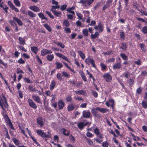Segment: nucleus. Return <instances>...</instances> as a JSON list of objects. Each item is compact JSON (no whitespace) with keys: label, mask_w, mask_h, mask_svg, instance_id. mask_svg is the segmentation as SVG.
Instances as JSON below:
<instances>
[{"label":"nucleus","mask_w":147,"mask_h":147,"mask_svg":"<svg viewBox=\"0 0 147 147\" xmlns=\"http://www.w3.org/2000/svg\"><path fill=\"white\" fill-rule=\"evenodd\" d=\"M1 100L3 106V107L4 110H3L5 111L6 110V109H8V104L7 103L6 99L3 94H2L1 96Z\"/></svg>","instance_id":"nucleus-1"},{"label":"nucleus","mask_w":147,"mask_h":147,"mask_svg":"<svg viewBox=\"0 0 147 147\" xmlns=\"http://www.w3.org/2000/svg\"><path fill=\"white\" fill-rule=\"evenodd\" d=\"M94 1V0H80L78 3L82 4L84 6L88 8V7Z\"/></svg>","instance_id":"nucleus-2"},{"label":"nucleus","mask_w":147,"mask_h":147,"mask_svg":"<svg viewBox=\"0 0 147 147\" xmlns=\"http://www.w3.org/2000/svg\"><path fill=\"white\" fill-rule=\"evenodd\" d=\"M36 132L37 134L42 138L45 139L46 138H48L51 137L50 135L47 134L46 133L44 132L41 129H38L36 131Z\"/></svg>","instance_id":"nucleus-3"},{"label":"nucleus","mask_w":147,"mask_h":147,"mask_svg":"<svg viewBox=\"0 0 147 147\" xmlns=\"http://www.w3.org/2000/svg\"><path fill=\"white\" fill-rule=\"evenodd\" d=\"M36 122L38 126L40 128H42L44 124V119L41 117H38L36 119Z\"/></svg>","instance_id":"nucleus-4"},{"label":"nucleus","mask_w":147,"mask_h":147,"mask_svg":"<svg viewBox=\"0 0 147 147\" xmlns=\"http://www.w3.org/2000/svg\"><path fill=\"white\" fill-rule=\"evenodd\" d=\"M105 104L107 107H111L113 109L115 105V102L113 99H109V101L106 102Z\"/></svg>","instance_id":"nucleus-5"},{"label":"nucleus","mask_w":147,"mask_h":147,"mask_svg":"<svg viewBox=\"0 0 147 147\" xmlns=\"http://www.w3.org/2000/svg\"><path fill=\"white\" fill-rule=\"evenodd\" d=\"M85 62L88 65L91 64L92 66L94 68H96V66L95 63V61L93 59L88 57L86 59L85 61Z\"/></svg>","instance_id":"nucleus-6"},{"label":"nucleus","mask_w":147,"mask_h":147,"mask_svg":"<svg viewBox=\"0 0 147 147\" xmlns=\"http://www.w3.org/2000/svg\"><path fill=\"white\" fill-rule=\"evenodd\" d=\"M98 107H96L95 108H92L91 110V111L93 115L95 117H98L100 116V113L98 111Z\"/></svg>","instance_id":"nucleus-7"},{"label":"nucleus","mask_w":147,"mask_h":147,"mask_svg":"<svg viewBox=\"0 0 147 147\" xmlns=\"http://www.w3.org/2000/svg\"><path fill=\"white\" fill-rule=\"evenodd\" d=\"M103 77L106 81L107 82H111L112 79L111 76L109 73L104 74L103 76Z\"/></svg>","instance_id":"nucleus-8"},{"label":"nucleus","mask_w":147,"mask_h":147,"mask_svg":"<svg viewBox=\"0 0 147 147\" xmlns=\"http://www.w3.org/2000/svg\"><path fill=\"white\" fill-rule=\"evenodd\" d=\"M58 105L59 109L61 110L63 109L65 104L62 100H59L58 102Z\"/></svg>","instance_id":"nucleus-9"},{"label":"nucleus","mask_w":147,"mask_h":147,"mask_svg":"<svg viewBox=\"0 0 147 147\" xmlns=\"http://www.w3.org/2000/svg\"><path fill=\"white\" fill-rule=\"evenodd\" d=\"M28 103L30 107L34 109H36L37 107L36 104L31 99H28Z\"/></svg>","instance_id":"nucleus-10"},{"label":"nucleus","mask_w":147,"mask_h":147,"mask_svg":"<svg viewBox=\"0 0 147 147\" xmlns=\"http://www.w3.org/2000/svg\"><path fill=\"white\" fill-rule=\"evenodd\" d=\"M83 116L85 118H88L89 117L90 113L89 111H83L82 112Z\"/></svg>","instance_id":"nucleus-11"},{"label":"nucleus","mask_w":147,"mask_h":147,"mask_svg":"<svg viewBox=\"0 0 147 147\" xmlns=\"http://www.w3.org/2000/svg\"><path fill=\"white\" fill-rule=\"evenodd\" d=\"M32 98L33 100L36 102L40 104H42V102L40 101V98L38 96L34 95L32 96Z\"/></svg>","instance_id":"nucleus-12"},{"label":"nucleus","mask_w":147,"mask_h":147,"mask_svg":"<svg viewBox=\"0 0 147 147\" xmlns=\"http://www.w3.org/2000/svg\"><path fill=\"white\" fill-rule=\"evenodd\" d=\"M74 92L76 94L79 95L81 94L83 95H86V92L85 90H80L78 91H75Z\"/></svg>","instance_id":"nucleus-13"},{"label":"nucleus","mask_w":147,"mask_h":147,"mask_svg":"<svg viewBox=\"0 0 147 147\" xmlns=\"http://www.w3.org/2000/svg\"><path fill=\"white\" fill-rule=\"evenodd\" d=\"M121 63H117L114 64L113 66V69H119L121 68Z\"/></svg>","instance_id":"nucleus-14"},{"label":"nucleus","mask_w":147,"mask_h":147,"mask_svg":"<svg viewBox=\"0 0 147 147\" xmlns=\"http://www.w3.org/2000/svg\"><path fill=\"white\" fill-rule=\"evenodd\" d=\"M55 64L56 65V69H60L63 67V65L60 62H56Z\"/></svg>","instance_id":"nucleus-15"},{"label":"nucleus","mask_w":147,"mask_h":147,"mask_svg":"<svg viewBox=\"0 0 147 147\" xmlns=\"http://www.w3.org/2000/svg\"><path fill=\"white\" fill-rule=\"evenodd\" d=\"M75 7L74 6H72L71 7L68 8L66 9V11L70 13L73 14H75V13L74 11H72L73 10L75 9Z\"/></svg>","instance_id":"nucleus-16"},{"label":"nucleus","mask_w":147,"mask_h":147,"mask_svg":"<svg viewBox=\"0 0 147 147\" xmlns=\"http://www.w3.org/2000/svg\"><path fill=\"white\" fill-rule=\"evenodd\" d=\"M54 55L53 54H48L46 56L47 60L49 62H51L54 59Z\"/></svg>","instance_id":"nucleus-17"},{"label":"nucleus","mask_w":147,"mask_h":147,"mask_svg":"<svg viewBox=\"0 0 147 147\" xmlns=\"http://www.w3.org/2000/svg\"><path fill=\"white\" fill-rule=\"evenodd\" d=\"M56 83L54 80L51 81L49 86L50 89L51 90H53L55 87Z\"/></svg>","instance_id":"nucleus-18"},{"label":"nucleus","mask_w":147,"mask_h":147,"mask_svg":"<svg viewBox=\"0 0 147 147\" xmlns=\"http://www.w3.org/2000/svg\"><path fill=\"white\" fill-rule=\"evenodd\" d=\"M30 9L36 12H38L40 11V9L37 6H32L30 7Z\"/></svg>","instance_id":"nucleus-19"},{"label":"nucleus","mask_w":147,"mask_h":147,"mask_svg":"<svg viewBox=\"0 0 147 147\" xmlns=\"http://www.w3.org/2000/svg\"><path fill=\"white\" fill-rule=\"evenodd\" d=\"M52 12L53 13V14L55 16H56L57 17H61L62 15L61 13V12H57L55 10H52Z\"/></svg>","instance_id":"nucleus-20"},{"label":"nucleus","mask_w":147,"mask_h":147,"mask_svg":"<svg viewBox=\"0 0 147 147\" xmlns=\"http://www.w3.org/2000/svg\"><path fill=\"white\" fill-rule=\"evenodd\" d=\"M31 51L35 55L37 54V52L39 50L38 48L35 46L32 47H31Z\"/></svg>","instance_id":"nucleus-21"},{"label":"nucleus","mask_w":147,"mask_h":147,"mask_svg":"<svg viewBox=\"0 0 147 147\" xmlns=\"http://www.w3.org/2000/svg\"><path fill=\"white\" fill-rule=\"evenodd\" d=\"M75 105L74 104H70L67 107V110L69 111H71L74 110L75 108Z\"/></svg>","instance_id":"nucleus-22"},{"label":"nucleus","mask_w":147,"mask_h":147,"mask_svg":"<svg viewBox=\"0 0 147 147\" xmlns=\"http://www.w3.org/2000/svg\"><path fill=\"white\" fill-rule=\"evenodd\" d=\"M98 111L102 113H105L109 111V109H108L104 108H101L98 107Z\"/></svg>","instance_id":"nucleus-23"},{"label":"nucleus","mask_w":147,"mask_h":147,"mask_svg":"<svg viewBox=\"0 0 147 147\" xmlns=\"http://www.w3.org/2000/svg\"><path fill=\"white\" fill-rule=\"evenodd\" d=\"M99 34L98 32H96L94 34H92L91 35V39H94L98 37Z\"/></svg>","instance_id":"nucleus-24"},{"label":"nucleus","mask_w":147,"mask_h":147,"mask_svg":"<svg viewBox=\"0 0 147 147\" xmlns=\"http://www.w3.org/2000/svg\"><path fill=\"white\" fill-rule=\"evenodd\" d=\"M78 128L81 130H82L84 127V122H80L78 124Z\"/></svg>","instance_id":"nucleus-25"},{"label":"nucleus","mask_w":147,"mask_h":147,"mask_svg":"<svg viewBox=\"0 0 147 147\" xmlns=\"http://www.w3.org/2000/svg\"><path fill=\"white\" fill-rule=\"evenodd\" d=\"M98 29L99 32H102L103 30L104 26L101 23H98Z\"/></svg>","instance_id":"nucleus-26"},{"label":"nucleus","mask_w":147,"mask_h":147,"mask_svg":"<svg viewBox=\"0 0 147 147\" xmlns=\"http://www.w3.org/2000/svg\"><path fill=\"white\" fill-rule=\"evenodd\" d=\"M140 47L142 50V52L145 53L146 51V49L145 48V47L144 44L141 43L140 44Z\"/></svg>","instance_id":"nucleus-27"},{"label":"nucleus","mask_w":147,"mask_h":147,"mask_svg":"<svg viewBox=\"0 0 147 147\" xmlns=\"http://www.w3.org/2000/svg\"><path fill=\"white\" fill-rule=\"evenodd\" d=\"M13 20L14 21L16 22L20 26H21L22 25V21L18 18L16 17H14L13 18Z\"/></svg>","instance_id":"nucleus-28"},{"label":"nucleus","mask_w":147,"mask_h":147,"mask_svg":"<svg viewBox=\"0 0 147 147\" xmlns=\"http://www.w3.org/2000/svg\"><path fill=\"white\" fill-rule=\"evenodd\" d=\"M54 43L59 46L61 48L63 49L65 47V45L62 43L58 41H54Z\"/></svg>","instance_id":"nucleus-29"},{"label":"nucleus","mask_w":147,"mask_h":147,"mask_svg":"<svg viewBox=\"0 0 147 147\" xmlns=\"http://www.w3.org/2000/svg\"><path fill=\"white\" fill-rule=\"evenodd\" d=\"M120 48L123 50H126L127 48V45L126 43L122 42L121 44V47Z\"/></svg>","instance_id":"nucleus-30"},{"label":"nucleus","mask_w":147,"mask_h":147,"mask_svg":"<svg viewBox=\"0 0 147 147\" xmlns=\"http://www.w3.org/2000/svg\"><path fill=\"white\" fill-rule=\"evenodd\" d=\"M63 24L66 27H68L70 26V23L69 21L66 20L63 21Z\"/></svg>","instance_id":"nucleus-31"},{"label":"nucleus","mask_w":147,"mask_h":147,"mask_svg":"<svg viewBox=\"0 0 147 147\" xmlns=\"http://www.w3.org/2000/svg\"><path fill=\"white\" fill-rule=\"evenodd\" d=\"M42 56H44L47 54V49H44L42 50L40 52Z\"/></svg>","instance_id":"nucleus-32"},{"label":"nucleus","mask_w":147,"mask_h":147,"mask_svg":"<svg viewBox=\"0 0 147 147\" xmlns=\"http://www.w3.org/2000/svg\"><path fill=\"white\" fill-rule=\"evenodd\" d=\"M120 56L122 59L124 60H127L128 59V57L126 55L123 53H121L120 54Z\"/></svg>","instance_id":"nucleus-33"},{"label":"nucleus","mask_w":147,"mask_h":147,"mask_svg":"<svg viewBox=\"0 0 147 147\" xmlns=\"http://www.w3.org/2000/svg\"><path fill=\"white\" fill-rule=\"evenodd\" d=\"M141 31L144 34H147V25L142 27Z\"/></svg>","instance_id":"nucleus-34"},{"label":"nucleus","mask_w":147,"mask_h":147,"mask_svg":"<svg viewBox=\"0 0 147 147\" xmlns=\"http://www.w3.org/2000/svg\"><path fill=\"white\" fill-rule=\"evenodd\" d=\"M38 15L39 18L42 19H45V20H47V18L45 17L44 15L42 13H38Z\"/></svg>","instance_id":"nucleus-35"},{"label":"nucleus","mask_w":147,"mask_h":147,"mask_svg":"<svg viewBox=\"0 0 147 147\" xmlns=\"http://www.w3.org/2000/svg\"><path fill=\"white\" fill-rule=\"evenodd\" d=\"M28 16L31 17H35L36 16V15L31 11H28Z\"/></svg>","instance_id":"nucleus-36"},{"label":"nucleus","mask_w":147,"mask_h":147,"mask_svg":"<svg viewBox=\"0 0 147 147\" xmlns=\"http://www.w3.org/2000/svg\"><path fill=\"white\" fill-rule=\"evenodd\" d=\"M78 52L82 59L84 60L85 57V54L80 51H79Z\"/></svg>","instance_id":"nucleus-37"},{"label":"nucleus","mask_w":147,"mask_h":147,"mask_svg":"<svg viewBox=\"0 0 147 147\" xmlns=\"http://www.w3.org/2000/svg\"><path fill=\"white\" fill-rule=\"evenodd\" d=\"M94 132L97 136H98L100 134L99 129L97 127L94 129Z\"/></svg>","instance_id":"nucleus-38"},{"label":"nucleus","mask_w":147,"mask_h":147,"mask_svg":"<svg viewBox=\"0 0 147 147\" xmlns=\"http://www.w3.org/2000/svg\"><path fill=\"white\" fill-rule=\"evenodd\" d=\"M127 82L129 84V85L131 86L134 84V81L132 79H128L127 80Z\"/></svg>","instance_id":"nucleus-39"},{"label":"nucleus","mask_w":147,"mask_h":147,"mask_svg":"<svg viewBox=\"0 0 147 147\" xmlns=\"http://www.w3.org/2000/svg\"><path fill=\"white\" fill-rule=\"evenodd\" d=\"M100 66L101 67V70L102 71H105L107 68L106 65L102 63H101L100 64Z\"/></svg>","instance_id":"nucleus-40"},{"label":"nucleus","mask_w":147,"mask_h":147,"mask_svg":"<svg viewBox=\"0 0 147 147\" xmlns=\"http://www.w3.org/2000/svg\"><path fill=\"white\" fill-rule=\"evenodd\" d=\"M82 33L84 35L86 36H87L88 35V30L86 28L85 29L82 30Z\"/></svg>","instance_id":"nucleus-41"},{"label":"nucleus","mask_w":147,"mask_h":147,"mask_svg":"<svg viewBox=\"0 0 147 147\" xmlns=\"http://www.w3.org/2000/svg\"><path fill=\"white\" fill-rule=\"evenodd\" d=\"M43 26L49 32H51V31L52 29L47 24H44Z\"/></svg>","instance_id":"nucleus-42"},{"label":"nucleus","mask_w":147,"mask_h":147,"mask_svg":"<svg viewBox=\"0 0 147 147\" xmlns=\"http://www.w3.org/2000/svg\"><path fill=\"white\" fill-rule=\"evenodd\" d=\"M125 33L124 32H120V38L121 40H124L125 39Z\"/></svg>","instance_id":"nucleus-43"},{"label":"nucleus","mask_w":147,"mask_h":147,"mask_svg":"<svg viewBox=\"0 0 147 147\" xmlns=\"http://www.w3.org/2000/svg\"><path fill=\"white\" fill-rule=\"evenodd\" d=\"M62 76L64 77L69 78L70 77V75L65 71L62 72Z\"/></svg>","instance_id":"nucleus-44"},{"label":"nucleus","mask_w":147,"mask_h":147,"mask_svg":"<svg viewBox=\"0 0 147 147\" xmlns=\"http://www.w3.org/2000/svg\"><path fill=\"white\" fill-rule=\"evenodd\" d=\"M57 78L59 80L61 81L63 80L62 78V75L61 74L59 73L57 74Z\"/></svg>","instance_id":"nucleus-45"},{"label":"nucleus","mask_w":147,"mask_h":147,"mask_svg":"<svg viewBox=\"0 0 147 147\" xmlns=\"http://www.w3.org/2000/svg\"><path fill=\"white\" fill-rule=\"evenodd\" d=\"M14 3L17 7H19L20 6V4L19 0H14Z\"/></svg>","instance_id":"nucleus-46"},{"label":"nucleus","mask_w":147,"mask_h":147,"mask_svg":"<svg viewBox=\"0 0 147 147\" xmlns=\"http://www.w3.org/2000/svg\"><path fill=\"white\" fill-rule=\"evenodd\" d=\"M142 107L145 109H146L147 108V103L146 102L142 101Z\"/></svg>","instance_id":"nucleus-47"},{"label":"nucleus","mask_w":147,"mask_h":147,"mask_svg":"<svg viewBox=\"0 0 147 147\" xmlns=\"http://www.w3.org/2000/svg\"><path fill=\"white\" fill-rule=\"evenodd\" d=\"M67 5L66 4H64L61 5L60 8V9L62 11H64L65 9H66V8Z\"/></svg>","instance_id":"nucleus-48"},{"label":"nucleus","mask_w":147,"mask_h":147,"mask_svg":"<svg viewBox=\"0 0 147 147\" xmlns=\"http://www.w3.org/2000/svg\"><path fill=\"white\" fill-rule=\"evenodd\" d=\"M63 134L66 136H68L69 135V132L68 131H67L66 129L64 128H63Z\"/></svg>","instance_id":"nucleus-49"},{"label":"nucleus","mask_w":147,"mask_h":147,"mask_svg":"<svg viewBox=\"0 0 147 147\" xmlns=\"http://www.w3.org/2000/svg\"><path fill=\"white\" fill-rule=\"evenodd\" d=\"M113 52L111 50L107 52L104 53V54L105 55H109L112 54H113Z\"/></svg>","instance_id":"nucleus-50"},{"label":"nucleus","mask_w":147,"mask_h":147,"mask_svg":"<svg viewBox=\"0 0 147 147\" xmlns=\"http://www.w3.org/2000/svg\"><path fill=\"white\" fill-rule=\"evenodd\" d=\"M142 90L143 89L141 87H139L136 90V93L138 94H140L141 93Z\"/></svg>","instance_id":"nucleus-51"},{"label":"nucleus","mask_w":147,"mask_h":147,"mask_svg":"<svg viewBox=\"0 0 147 147\" xmlns=\"http://www.w3.org/2000/svg\"><path fill=\"white\" fill-rule=\"evenodd\" d=\"M36 59L37 62L39 64H42V61L41 59L39 58V57L38 55L36 56Z\"/></svg>","instance_id":"nucleus-52"},{"label":"nucleus","mask_w":147,"mask_h":147,"mask_svg":"<svg viewBox=\"0 0 147 147\" xmlns=\"http://www.w3.org/2000/svg\"><path fill=\"white\" fill-rule=\"evenodd\" d=\"M19 42L21 44L24 45L25 43V41L22 37H20L19 39Z\"/></svg>","instance_id":"nucleus-53"},{"label":"nucleus","mask_w":147,"mask_h":147,"mask_svg":"<svg viewBox=\"0 0 147 147\" xmlns=\"http://www.w3.org/2000/svg\"><path fill=\"white\" fill-rule=\"evenodd\" d=\"M46 13L50 17V18L52 19H54V16L50 12L47 11H46Z\"/></svg>","instance_id":"nucleus-54"},{"label":"nucleus","mask_w":147,"mask_h":147,"mask_svg":"<svg viewBox=\"0 0 147 147\" xmlns=\"http://www.w3.org/2000/svg\"><path fill=\"white\" fill-rule=\"evenodd\" d=\"M64 29V31L66 33H70L71 32V30L70 29L67 27L65 28Z\"/></svg>","instance_id":"nucleus-55"},{"label":"nucleus","mask_w":147,"mask_h":147,"mask_svg":"<svg viewBox=\"0 0 147 147\" xmlns=\"http://www.w3.org/2000/svg\"><path fill=\"white\" fill-rule=\"evenodd\" d=\"M109 144L107 141H105L103 142L102 144V146L103 147H108Z\"/></svg>","instance_id":"nucleus-56"},{"label":"nucleus","mask_w":147,"mask_h":147,"mask_svg":"<svg viewBox=\"0 0 147 147\" xmlns=\"http://www.w3.org/2000/svg\"><path fill=\"white\" fill-rule=\"evenodd\" d=\"M115 58H110L107 60V62L109 63L110 62H114L115 61Z\"/></svg>","instance_id":"nucleus-57"},{"label":"nucleus","mask_w":147,"mask_h":147,"mask_svg":"<svg viewBox=\"0 0 147 147\" xmlns=\"http://www.w3.org/2000/svg\"><path fill=\"white\" fill-rule=\"evenodd\" d=\"M92 93L94 96L95 98H97L98 97V93L96 92L95 91H92Z\"/></svg>","instance_id":"nucleus-58"},{"label":"nucleus","mask_w":147,"mask_h":147,"mask_svg":"<svg viewBox=\"0 0 147 147\" xmlns=\"http://www.w3.org/2000/svg\"><path fill=\"white\" fill-rule=\"evenodd\" d=\"M59 5H53L51 7V11H52V10H54L53 9H59Z\"/></svg>","instance_id":"nucleus-59"},{"label":"nucleus","mask_w":147,"mask_h":147,"mask_svg":"<svg viewBox=\"0 0 147 147\" xmlns=\"http://www.w3.org/2000/svg\"><path fill=\"white\" fill-rule=\"evenodd\" d=\"M76 15L78 16V18L79 19L82 20L83 19V16L82 14L79 13H77Z\"/></svg>","instance_id":"nucleus-60"},{"label":"nucleus","mask_w":147,"mask_h":147,"mask_svg":"<svg viewBox=\"0 0 147 147\" xmlns=\"http://www.w3.org/2000/svg\"><path fill=\"white\" fill-rule=\"evenodd\" d=\"M75 15V14H73L71 13V14H67V16L68 19H72L73 18V16Z\"/></svg>","instance_id":"nucleus-61"},{"label":"nucleus","mask_w":147,"mask_h":147,"mask_svg":"<svg viewBox=\"0 0 147 147\" xmlns=\"http://www.w3.org/2000/svg\"><path fill=\"white\" fill-rule=\"evenodd\" d=\"M13 141L14 142L16 145L17 146L19 145V141L18 140L15 138H14L13 139Z\"/></svg>","instance_id":"nucleus-62"},{"label":"nucleus","mask_w":147,"mask_h":147,"mask_svg":"<svg viewBox=\"0 0 147 147\" xmlns=\"http://www.w3.org/2000/svg\"><path fill=\"white\" fill-rule=\"evenodd\" d=\"M119 6L117 8V10L119 11V13H120L121 11V2L120 1H119Z\"/></svg>","instance_id":"nucleus-63"},{"label":"nucleus","mask_w":147,"mask_h":147,"mask_svg":"<svg viewBox=\"0 0 147 147\" xmlns=\"http://www.w3.org/2000/svg\"><path fill=\"white\" fill-rule=\"evenodd\" d=\"M101 3L100 2L98 3L95 5L93 9L94 10H96L100 6Z\"/></svg>","instance_id":"nucleus-64"}]
</instances>
